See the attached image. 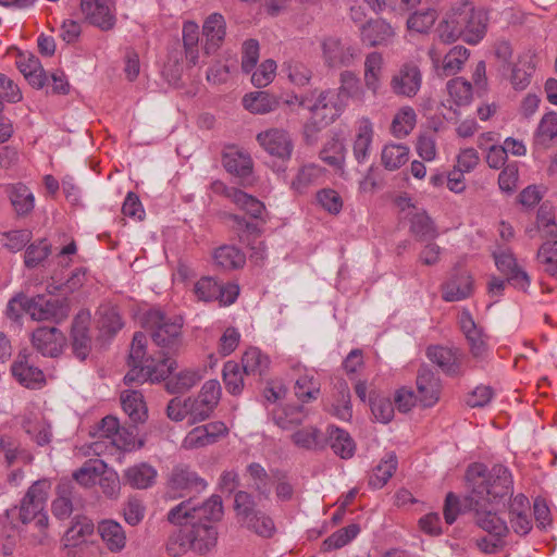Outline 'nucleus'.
Here are the masks:
<instances>
[{"label":"nucleus","instance_id":"nucleus-1","mask_svg":"<svg viewBox=\"0 0 557 557\" xmlns=\"http://www.w3.org/2000/svg\"><path fill=\"white\" fill-rule=\"evenodd\" d=\"M144 324L150 331L158 352L147 355V338L141 332L134 334L129 356V371L124 376L126 384L134 382H160L176 368L172 358L183 347L182 315H169L159 309L149 310L144 317Z\"/></svg>","mask_w":557,"mask_h":557},{"label":"nucleus","instance_id":"nucleus-2","mask_svg":"<svg viewBox=\"0 0 557 557\" xmlns=\"http://www.w3.org/2000/svg\"><path fill=\"white\" fill-rule=\"evenodd\" d=\"M223 517L222 498L212 495L200 506L191 499L184 500L168 513L169 522L176 525H189L186 530L190 540L191 550L200 555L211 552L218 543V530L214 522Z\"/></svg>","mask_w":557,"mask_h":557},{"label":"nucleus","instance_id":"nucleus-3","mask_svg":"<svg viewBox=\"0 0 557 557\" xmlns=\"http://www.w3.org/2000/svg\"><path fill=\"white\" fill-rule=\"evenodd\" d=\"M468 495L465 506H492L512 491V478L503 465H494L488 469L484 463L475 462L466 472Z\"/></svg>","mask_w":557,"mask_h":557},{"label":"nucleus","instance_id":"nucleus-4","mask_svg":"<svg viewBox=\"0 0 557 557\" xmlns=\"http://www.w3.org/2000/svg\"><path fill=\"white\" fill-rule=\"evenodd\" d=\"M487 15L468 0L455 2L438 25L443 42L450 44L461 38L470 45L478 44L485 35Z\"/></svg>","mask_w":557,"mask_h":557},{"label":"nucleus","instance_id":"nucleus-5","mask_svg":"<svg viewBox=\"0 0 557 557\" xmlns=\"http://www.w3.org/2000/svg\"><path fill=\"white\" fill-rule=\"evenodd\" d=\"M221 397V385L216 380L207 381L196 397H187L189 423L195 424L207 420Z\"/></svg>","mask_w":557,"mask_h":557},{"label":"nucleus","instance_id":"nucleus-6","mask_svg":"<svg viewBox=\"0 0 557 557\" xmlns=\"http://www.w3.org/2000/svg\"><path fill=\"white\" fill-rule=\"evenodd\" d=\"M322 58L330 67L349 66L360 54V49L347 39L329 36L321 41Z\"/></svg>","mask_w":557,"mask_h":557},{"label":"nucleus","instance_id":"nucleus-7","mask_svg":"<svg viewBox=\"0 0 557 557\" xmlns=\"http://www.w3.org/2000/svg\"><path fill=\"white\" fill-rule=\"evenodd\" d=\"M299 103L300 106H306L310 110L311 115L315 116L322 124L329 125L333 123L346 108V101H341L338 95L332 89L321 91L310 104H306L304 100Z\"/></svg>","mask_w":557,"mask_h":557},{"label":"nucleus","instance_id":"nucleus-8","mask_svg":"<svg viewBox=\"0 0 557 557\" xmlns=\"http://www.w3.org/2000/svg\"><path fill=\"white\" fill-rule=\"evenodd\" d=\"M81 10L85 18L101 30H110L115 25L114 0H81Z\"/></svg>","mask_w":557,"mask_h":557},{"label":"nucleus","instance_id":"nucleus-9","mask_svg":"<svg viewBox=\"0 0 557 557\" xmlns=\"http://www.w3.org/2000/svg\"><path fill=\"white\" fill-rule=\"evenodd\" d=\"M51 484L48 480H38L28 488L20 506V519L32 522L44 510Z\"/></svg>","mask_w":557,"mask_h":557},{"label":"nucleus","instance_id":"nucleus-10","mask_svg":"<svg viewBox=\"0 0 557 557\" xmlns=\"http://www.w3.org/2000/svg\"><path fill=\"white\" fill-rule=\"evenodd\" d=\"M27 313L36 321H54L58 323L67 317L69 308L63 300L37 295L30 298Z\"/></svg>","mask_w":557,"mask_h":557},{"label":"nucleus","instance_id":"nucleus-11","mask_svg":"<svg viewBox=\"0 0 557 557\" xmlns=\"http://www.w3.org/2000/svg\"><path fill=\"white\" fill-rule=\"evenodd\" d=\"M13 377L24 387L39 389L46 384L44 372L34 364L32 355L20 352L11 366Z\"/></svg>","mask_w":557,"mask_h":557},{"label":"nucleus","instance_id":"nucleus-12","mask_svg":"<svg viewBox=\"0 0 557 557\" xmlns=\"http://www.w3.org/2000/svg\"><path fill=\"white\" fill-rule=\"evenodd\" d=\"M391 89L397 96L412 98L422 85L420 69L413 63H406L391 78Z\"/></svg>","mask_w":557,"mask_h":557},{"label":"nucleus","instance_id":"nucleus-13","mask_svg":"<svg viewBox=\"0 0 557 557\" xmlns=\"http://www.w3.org/2000/svg\"><path fill=\"white\" fill-rule=\"evenodd\" d=\"M259 145L271 156L288 160L293 151V140L283 128H270L257 135Z\"/></svg>","mask_w":557,"mask_h":557},{"label":"nucleus","instance_id":"nucleus-14","mask_svg":"<svg viewBox=\"0 0 557 557\" xmlns=\"http://www.w3.org/2000/svg\"><path fill=\"white\" fill-rule=\"evenodd\" d=\"M34 348L46 357H57L65 345L63 333L57 327H38L33 332Z\"/></svg>","mask_w":557,"mask_h":557},{"label":"nucleus","instance_id":"nucleus-15","mask_svg":"<svg viewBox=\"0 0 557 557\" xmlns=\"http://www.w3.org/2000/svg\"><path fill=\"white\" fill-rule=\"evenodd\" d=\"M497 269L507 275L508 283L522 290H527L530 285L529 275L522 271L509 249H499L493 252Z\"/></svg>","mask_w":557,"mask_h":557},{"label":"nucleus","instance_id":"nucleus-16","mask_svg":"<svg viewBox=\"0 0 557 557\" xmlns=\"http://www.w3.org/2000/svg\"><path fill=\"white\" fill-rule=\"evenodd\" d=\"M419 403L428 408L433 407L440 399L442 384L440 377L428 367H421L417 375Z\"/></svg>","mask_w":557,"mask_h":557},{"label":"nucleus","instance_id":"nucleus-17","mask_svg":"<svg viewBox=\"0 0 557 557\" xmlns=\"http://www.w3.org/2000/svg\"><path fill=\"white\" fill-rule=\"evenodd\" d=\"M470 51L463 46H455L444 57L442 66H438L441 55L434 49L429 50V57L433 65L437 69L438 75L450 76L457 74L469 59Z\"/></svg>","mask_w":557,"mask_h":557},{"label":"nucleus","instance_id":"nucleus-18","mask_svg":"<svg viewBox=\"0 0 557 557\" xmlns=\"http://www.w3.org/2000/svg\"><path fill=\"white\" fill-rule=\"evenodd\" d=\"M426 357L447 375L456 376L461 373V354L455 348L430 346L426 349Z\"/></svg>","mask_w":557,"mask_h":557},{"label":"nucleus","instance_id":"nucleus-19","mask_svg":"<svg viewBox=\"0 0 557 557\" xmlns=\"http://www.w3.org/2000/svg\"><path fill=\"white\" fill-rule=\"evenodd\" d=\"M362 42L370 47L386 45L395 35L391 24L382 18L370 20L359 26Z\"/></svg>","mask_w":557,"mask_h":557},{"label":"nucleus","instance_id":"nucleus-20","mask_svg":"<svg viewBox=\"0 0 557 557\" xmlns=\"http://www.w3.org/2000/svg\"><path fill=\"white\" fill-rule=\"evenodd\" d=\"M469 510L474 511L475 523L494 537L504 539L509 533L508 525L505 520L493 512L490 506H466Z\"/></svg>","mask_w":557,"mask_h":557},{"label":"nucleus","instance_id":"nucleus-21","mask_svg":"<svg viewBox=\"0 0 557 557\" xmlns=\"http://www.w3.org/2000/svg\"><path fill=\"white\" fill-rule=\"evenodd\" d=\"M202 34L206 38L205 52L211 54L222 45L226 35V23L222 14H210L202 26Z\"/></svg>","mask_w":557,"mask_h":557},{"label":"nucleus","instance_id":"nucleus-22","mask_svg":"<svg viewBox=\"0 0 557 557\" xmlns=\"http://www.w3.org/2000/svg\"><path fill=\"white\" fill-rule=\"evenodd\" d=\"M0 454L8 467L27 466L34 461L33 454L17 440L8 435L0 436Z\"/></svg>","mask_w":557,"mask_h":557},{"label":"nucleus","instance_id":"nucleus-23","mask_svg":"<svg viewBox=\"0 0 557 557\" xmlns=\"http://www.w3.org/2000/svg\"><path fill=\"white\" fill-rule=\"evenodd\" d=\"M90 434L98 438L110 440V443L120 449L127 450L133 445V441L127 440L121 432L117 419L112 416L104 417Z\"/></svg>","mask_w":557,"mask_h":557},{"label":"nucleus","instance_id":"nucleus-24","mask_svg":"<svg viewBox=\"0 0 557 557\" xmlns=\"http://www.w3.org/2000/svg\"><path fill=\"white\" fill-rule=\"evenodd\" d=\"M170 486L176 491L201 492L207 487V482L187 466H177L170 476Z\"/></svg>","mask_w":557,"mask_h":557},{"label":"nucleus","instance_id":"nucleus-25","mask_svg":"<svg viewBox=\"0 0 557 557\" xmlns=\"http://www.w3.org/2000/svg\"><path fill=\"white\" fill-rule=\"evenodd\" d=\"M472 283L471 276L466 272L451 276L442 286L443 299L449 302L466 299L472 293Z\"/></svg>","mask_w":557,"mask_h":557},{"label":"nucleus","instance_id":"nucleus-26","mask_svg":"<svg viewBox=\"0 0 557 557\" xmlns=\"http://www.w3.org/2000/svg\"><path fill=\"white\" fill-rule=\"evenodd\" d=\"M98 533L110 552L119 553L124 549L126 545V534L119 522L111 519L99 522Z\"/></svg>","mask_w":557,"mask_h":557},{"label":"nucleus","instance_id":"nucleus-27","mask_svg":"<svg viewBox=\"0 0 557 557\" xmlns=\"http://www.w3.org/2000/svg\"><path fill=\"white\" fill-rule=\"evenodd\" d=\"M16 65L32 86L41 88L46 84V73L40 61L34 54L20 53L16 60Z\"/></svg>","mask_w":557,"mask_h":557},{"label":"nucleus","instance_id":"nucleus-28","mask_svg":"<svg viewBox=\"0 0 557 557\" xmlns=\"http://www.w3.org/2000/svg\"><path fill=\"white\" fill-rule=\"evenodd\" d=\"M308 417V411L304 406H284L275 408L272 411L274 423L283 430H295Z\"/></svg>","mask_w":557,"mask_h":557},{"label":"nucleus","instance_id":"nucleus-29","mask_svg":"<svg viewBox=\"0 0 557 557\" xmlns=\"http://www.w3.org/2000/svg\"><path fill=\"white\" fill-rule=\"evenodd\" d=\"M460 327L469 343L473 357H482L486 351L485 337L468 312L461 314Z\"/></svg>","mask_w":557,"mask_h":557},{"label":"nucleus","instance_id":"nucleus-30","mask_svg":"<svg viewBox=\"0 0 557 557\" xmlns=\"http://www.w3.org/2000/svg\"><path fill=\"white\" fill-rule=\"evenodd\" d=\"M22 428L38 446H47L52 441L51 425L41 417H25L22 422Z\"/></svg>","mask_w":557,"mask_h":557},{"label":"nucleus","instance_id":"nucleus-31","mask_svg":"<svg viewBox=\"0 0 557 557\" xmlns=\"http://www.w3.org/2000/svg\"><path fill=\"white\" fill-rule=\"evenodd\" d=\"M157 478V471L147 463H139L124 471V483L133 488L144 490L150 487Z\"/></svg>","mask_w":557,"mask_h":557},{"label":"nucleus","instance_id":"nucleus-32","mask_svg":"<svg viewBox=\"0 0 557 557\" xmlns=\"http://www.w3.org/2000/svg\"><path fill=\"white\" fill-rule=\"evenodd\" d=\"M320 159L339 172L341 176L345 175L344 164L346 159V147L338 138L327 140L319 152Z\"/></svg>","mask_w":557,"mask_h":557},{"label":"nucleus","instance_id":"nucleus-33","mask_svg":"<svg viewBox=\"0 0 557 557\" xmlns=\"http://www.w3.org/2000/svg\"><path fill=\"white\" fill-rule=\"evenodd\" d=\"M327 441L334 454L341 458L348 459L354 456L356 444L347 431L331 425L327 428Z\"/></svg>","mask_w":557,"mask_h":557},{"label":"nucleus","instance_id":"nucleus-34","mask_svg":"<svg viewBox=\"0 0 557 557\" xmlns=\"http://www.w3.org/2000/svg\"><path fill=\"white\" fill-rule=\"evenodd\" d=\"M224 169L240 178H246L252 173L253 162L251 157L243 151H228L222 158Z\"/></svg>","mask_w":557,"mask_h":557},{"label":"nucleus","instance_id":"nucleus-35","mask_svg":"<svg viewBox=\"0 0 557 557\" xmlns=\"http://www.w3.org/2000/svg\"><path fill=\"white\" fill-rule=\"evenodd\" d=\"M409 231L419 242L433 240L438 236L433 220L423 210L417 211L411 215Z\"/></svg>","mask_w":557,"mask_h":557},{"label":"nucleus","instance_id":"nucleus-36","mask_svg":"<svg viewBox=\"0 0 557 557\" xmlns=\"http://www.w3.org/2000/svg\"><path fill=\"white\" fill-rule=\"evenodd\" d=\"M171 373L172 371L164 377L165 388L171 394H184L201 380L200 373L196 370H183L170 376Z\"/></svg>","mask_w":557,"mask_h":557},{"label":"nucleus","instance_id":"nucleus-37","mask_svg":"<svg viewBox=\"0 0 557 557\" xmlns=\"http://www.w3.org/2000/svg\"><path fill=\"white\" fill-rule=\"evenodd\" d=\"M121 404L134 423L143 422L146 419L147 408L140 392L132 389L122 392Z\"/></svg>","mask_w":557,"mask_h":557},{"label":"nucleus","instance_id":"nucleus-38","mask_svg":"<svg viewBox=\"0 0 557 557\" xmlns=\"http://www.w3.org/2000/svg\"><path fill=\"white\" fill-rule=\"evenodd\" d=\"M245 109L255 114H265L278 108V99L267 91L246 95L243 99Z\"/></svg>","mask_w":557,"mask_h":557},{"label":"nucleus","instance_id":"nucleus-39","mask_svg":"<svg viewBox=\"0 0 557 557\" xmlns=\"http://www.w3.org/2000/svg\"><path fill=\"white\" fill-rule=\"evenodd\" d=\"M383 69V58L379 52H371L364 61L363 81L366 87L376 95L381 88V75Z\"/></svg>","mask_w":557,"mask_h":557},{"label":"nucleus","instance_id":"nucleus-40","mask_svg":"<svg viewBox=\"0 0 557 557\" xmlns=\"http://www.w3.org/2000/svg\"><path fill=\"white\" fill-rule=\"evenodd\" d=\"M11 205L18 216L30 213L35 206V198L29 188L23 184H16L9 188Z\"/></svg>","mask_w":557,"mask_h":557},{"label":"nucleus","instance_id":"nucleus-41","mask_svg":"<svg viewBox=\"0 0 557 557\" xmlns=\"http://www.w3.org/2000/svg\"><path fill=\"white\" fill-rule=\"evenodd\" d=\"M335 92L338 95L341 101H346L351 98L358 102H363L364 90L360 85L357 75L350 71H344L341 74V86Z\"/></svg>","mask_w":557,"mask_h":557},{"label":"nucleus","instance_id":"nucleus-42","mask_svg":"<svg viewBox=\"0 0 557 557\" xmlns=\"http://www.w3.org/2000/svg\"><path fill=\"white\" fill-rule=\"evenodd\" d=\"M72 349L81 360H84L90 351V337L82 315L76 317L72 326Z\"/></svg>","mask_w":557,"mask_h":557},{"label":"nucleus","instance_id":"nucleus-43","mask_svg":"<svg viewBox=\"0 0 557 557\" xmlns=\"http://www.w3.org/2000/svg\"><path fill=\"white\" fill-rule=\"evenodd\" d=\"M373 137L372 124L368 119L360 122L358 133L354 141V157L358 163L364 162L369 156Z\"/></svg>","mask_w":557,"mask_h":557},{"label":"nucleus","instance_id":"nucleus-44","mask_svg":"<svg viewBox=\"0 0 557 557\" xmlns=\"http://www.w3.org/2000/svg\"><path fill=\"white\" fill-rule=\"evenodd\" d=\"M409 160V148L401 144H388L384 146L381 161L388 171L401 168Z\"/></svg>","mask_w":557,"mask_h":557},{"label":"nucleus","instance_id":"nucleus-45","mask_svg":"<svg viewBox=\"0 0 557 557\" xmlns=\"http://www.w3.org/2000/svg\"><path fill=\"white\" fill-rule=\"evenodd\" d=\"M397 469V457L391 453L372 470L369 476V485L374 488L383 487Z\"/></svg>","mask_w":557,"mask_h":557},{"label":"nucleus","instance_id":"nucleus-46","mask_svg":"<svg viewBox=\"0 0 557 557\" xmlns=\"http://www.w3.org/2000/svg\"><path fill=\"white\" fill-rule=\"evenodd\" d=\"M294 391L299 400L308 403L318 398L320 394V382L313 372L306 371L296 380Z\"/></svg>","mask_w":557,"mask_h":557},{"label":"nucleus","instance_id":"nucleus-47","mask_svg":"<svg viewBox=\"0 0 557 557\" xmlns=\"http://www.w3.org/2000/svg\"><path fill=\"white\" fill-rule=\"evenodd\" d=\"M214 262L224 270H234L245 264V255L236 247L224 245L219 247L213 255Z\"/></svg>","mask_w":557,"mask_h":557},{"label":"nucleus","instance_id":"nucleus-48","mask_svg":"<svg viewBox=\"0 0 557 557\" xmlns=\"http://www.w3.org/2000/svg\"><path fill=\"white\" fill-rule=\"evenodd\" d=\"M269 358L256 347L247 349L242 358L243 371L245 374L262 375L269 368Z\"/></svg>","mask_w":557,"mask_h":557},{"label":"nucleus","instance_id":"nucleus-49","mask_svg":"<svg viewBox=\"0 0 557 557\" xmlns=\"http://www.w3.org/2000/svg\"><path fill=\"white\" fill-rule=\"evenodd\" d=\"M290 440L294 445L304 449H315L323 446L320 430L312 425L296 430L290 435Z\"/></svg>","mask_w":557,"mask_h":557},{"label":"nucleus","instance_id":"nucleus-50","mask_svg":"<svg viewBox=\"0 0 557 557\" xmlns=\"http://www.w3.org/2000/svg\"><path fill=\"white\" fill-rule=\"evenodd\" d=\"M249 518H251V521L243 520L239 522L240 525L265 539L271 537L275 533V524L267 513L259 510L249 516Z\"/></svg>","mask_w":557,"mask_h":557},{"label":"nucleus","instance_id":"nucleus-51","mask_svg":"<svg viewBox=\"0 0 557 557\" xmlns=\"http://www.w3.org/2000/svg\"><path fill=\"white\" fill-rule=\"evenodd\" d=\"M324 169L317 164L304 165L296 177L292 182V187L299 194L306 191V189L318 182L322 177Z\"/></svg>","mask_w":557,"mask_h":557},{"label":"nucleus","instance_id":"nucleus-52","mask_svg":"<svg viewBox=\"0 0 557 557\" xmlns=\"http://www.w3.org/2000/svg\"><path fill=\"white\" fill-rule=\"evenodd\" d=\"M223 381L225 388L233 395L242 393L244 387V371L235 361H227L223 367Z\"/></svg>","mask_w":557,"mask_h":557},{"label":"nucleus","instance_id":"nucleus-53","mask_svg":"<svg viewBox=\"0 0 557 557\" xmlns=\"http://www.w3.org/2000/svg\"><path fill=\"white\" fill-rule=\"evenodd\" d=\"M52 251L51 244L46 238L30 244L24 255V263L27 268H36L41 264Z\"/></svg>","mask_w":557,"mask_h":557},{"label":"nucleus","instance_id":"nucleus-54","mask_svg":"<svg viewBox=\"0 0 557 557\" xmlns=\"http://www.w3.org/2000/svg\"><path fill=\"white\" fill-rule=\"evenodd\" d=\"M359 532L360 528L358 524H350L346 528H342L323 541L322 549L327 552L331 549L342 548L354 540Z\"/></svg>","mask_w":557,"mask_h":557},{"label":"nucleus","instance_id":"nucleus-55","mask_svg":"<svg viewBox=\"0 0 557 557\" xmlns=\"http://www.w3.org/2000/svg\"><path fill=\"white\" fill-rule=\"evenodd\" d=\"M414 125V110L410 107H404L394 116L391 129L396 137H405L413 129Z\"/></svg>","mask_w":557,"mask_h":557},{"label":"nucleus","instance_id":"nucleus-56","mask_svg":"<svg viewBox=\"0 0 557 557\" xmlns=\"http://www.w3.org/2000/svg\"><path fill=\"white\" fill-rule=\"evenodd\" d=\"M446 88L453 101L458 106L469 103L472 98V85L462 77L448 81Z\"/></svg>","mask_w":557,"mask_h":557},{"label":"nucleus","instance_id":"nucleus-57","mask_svg":"<svg viewBox=\"0 0 557 557\" xmlns=\"http://www.w3.org/2000/svg\"><path fill=\"white\" fill-rule=\"evenodd\" d=\"M104 468L107 466L103 461L89 460L73 473V478L83 486H91Z\"/></svg>","mask_w":557,"mask_h":557},{"label":"nucleus","instance_id":"nucleus-58","mask_svg":"<svg viewBox=\"0 0 557 557\" xmlns=\"http://www.w3.org/2000/svg\"><path fill=\"white\" fill-rule=\"evenodd\" d=\"M534 72V66L528 58L519 59L512 69L510 82L515 89L523 90L528 87L531 76Z\"/></svg>","mask_w":557,"mask_h":557},{"label":"nucleus","instance_id":"nucleus-59","mask_svg":"<svg viewBox=\"0 0 557 557\" xmlns=\"http://www.w3.org/2000/svg\"><path fill=\"white\" fill-rule=\"evenodd\" d=\"M283 72L288 79L298 86H305L311 78V71L302 62L290 60L283 64Z\"/></svg>","mask_w":557,"mask_h":557},{"label":"nucleus","instance_id":"nucleus-60","mask_svg":"<svg viewBox=\"0 0 557 557\" xmlns=\"http://www.w3.org/2000/svg\"><path fill=\"white\" fill-rule=\"evenodd\" d=\"M32 237L33 233L27 228H23L3 233L1 242L10 251L16 252L22 250L30 242Z\"/></svg>","mask_w":557,"mask_h":557},{"label":"nucleus","instance_id":"nucleus-61","mask_svg":"<svg viewBox=\"0 0 557 557\" xmlns=\"http://www.w3.org/2000/svg\"><path fill=\"white\" fill-rule=\"evenodd\" d=\"M98 313V325L102 331L114 334L122 329L123 323L115 308L101 307Z\"/></svg>","mask_w":557,"mask_h":557},{"label":"nucleus","instance_id":"nucleus-62","mask_svg":"<svg viewBox=\"0 0 557 557\" xmlns=\"http://www.w3.org/2000/svg\"><path fill=\"white\" fill-rule=\"evenodd\" d=\"M236 516L238 522L246 520L247 522L251 521L249 516L259 511L256 509V504L250 494L244 491H239L235 495V505H234Z\"/></svg>","mask_w":557,"mask_h":557},{"label":"nucleus","instance_id":"nucleus-63","mask_svg":"<svg viewBox=\"0 0 557 557\" xmlns=\"http://www.w3.org/2000/svg\"><path fill=\"white\" fill-rule=\"evenodd\" d=\"M99 486L101 492L109 498H117L121 491V481L119 474L114 470L106 468L99 475Z\"/></svg>","mask_w":557,"mask_h":557},{"label":"nucleus","instance_id":"nucleus-64","mask_svg":"<svg viewBox=\"0 0 557 557\" xmlns=\"http://www.w3.org/2000/svg\"><path fill=\"white\" fill-rule=\"evenodd\" d=\"M535 137L542 143L557 138V113L548 112L542 116Z\"/></svg>","mask_w":557,"mask_h":557}]
</instances>
